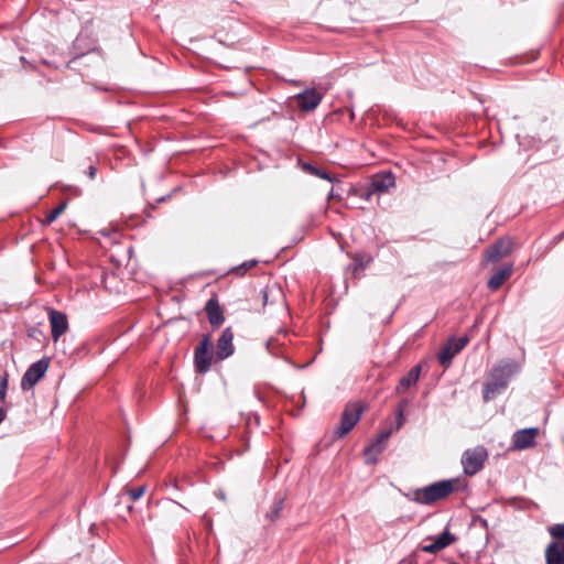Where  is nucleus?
Listing matches in <instances>:
<instances>
[{"label": "nucleus", "mask_w": 564, "mask_h": 564, "mask_svg": "<svg viewBox=\"0 0 564 564\" xmlns=\"http://www.w3.org/2000/svg\"><path fill=\"white\" fill-rule=\"evenodd\" d=\"M457 479L437 481L415 490L413 500L421 505H432L449 496L457 489Z\"/></svg>", "instance_id": "obj_1"}, {"label": "nucleus", "mask_w": 564, "mask_h": 564, "mask_svg": "<svg viewBox=\"0 0 564 564\" xmlns=\"http://www.w3.org/2000/svg\"><path fill=\"white\" fill-rule=\"evenodd\" d=\"M517 366L512 362H503L495 367L488 381L484 386V400L489 401L503 390L509 379L516 373Z\"/></svg>", "instance_id": "obj_2"}, {"label": "nucleus", "mask_w": 564, "mask_h": 564, "mask_svg": "<svg viewBox=\"0 0 564 564\" xmlns=\"http://www.w3.org/2000/svg\"><path fill=\"white\" fill-rule=\"evenodd\" d=\"M487 458V452L484 447L478 446L464 453L462 464L467 475L478 473Z\"/></svg>", "instance_id": "obj_3"}, {"label": "nucleus", "mask_w": 564, "mask_h": 564, "mask_svg": "<svg viewBox=\"0 0 564 564\" xmlns=\"http://www.w3.org/2000/svg\"><path fill=\"white\" fill-rule=\"evenodd\" d=\"M362 411L364 408L360 403H349L343 412L340 425L336 434L341 437L349 433L359 421Z\"/></svg>", "instance_id": "obj_4"}, {"label": "nucleus", "mask_w": 564, "mask_h": 564, "mask_svg": "<svg viewBox=\"0 0 564 564\" xmlns=\"http://www.w3.org/2000/svg\"><path fill=\"white\" fill-rule=\"evenodd\" d=\"M327 88L321 90L316 88L305 89L303 93L296 95L297 107L303 111H311L315 109L322 101Z\"/></svg>", "instance_id": "obj_5"}, {"label": "nucleus", "mask_w": 564, "mask_h": 564, "mask_svg": "<svg viewBox=\"0 0 564 564\" xmlns=\"http://www.w3.org/2000/svg\"><path fill=\"white\" fill-rule=\"evenodd\" d=\"M48 368V361L39 360L30 366V368L25 371L24 376L21 380V388L23 390H29L33 388L39 380L45 375Z\"/></svg>", "instance_id": "obj_6"}, {"label": "nucleus", "mask_w": 564, "mask_h": 564, "mask_svg": "<svg viewBox=\"0 0 564 564\" xmlns=\"http://www.w3.org/2000/svg\"><path fill=\"white\" fill-rule=\"evenodd\" d=\"M395 178L392 173L377 174L372 177L369 191L365 194L367 200L373 194H382L394 187Z\"/></svg>", "instance_id": "obj_7"}, {"label": "nucleus", "mask_w": 564, "mask_h": 564, "mask_svg": "<svg viewBox=\"0 0 564 564\" xmlns=\"http://www.w3.org/2000/svg\"><path fill=\"white\" fill-rule=\"evenodd\" d=\"M467 344V337L449 339L438 354L440 364L445 367L448 366L453 357L458 354Z\"/></svg>", "instance_id": "obj_8"}, {"label": "nucleus", "mask_w": 564, "mask_h": 564, "mask_svg": "<svg viewBox=\"0 0 564 564\" xmlns=\"http://www.w3.org/2000/svg\"><path fill=\"white\" fill-rule=\"evenodd\" d=\"M539 429L530 427L517 431L512 436L513 447L516 449H525L534 446Z\"/></svg>", "instance_id": "obj_9"}, {"label": "nucleus", "mask_w": 564, "mask_h": 564, "mask_svg": "<svg viewBox=\"0 0 564 564\" xmlns=\"http://www.w3.org/2000/svg\"><path fill=\"white\" fill-rule=\"evenodd\" d=\"M234 334L230 328H225L217 340L216 357L224 360L234 354Z\"/></svg>", "instance_id": "obj_10"}, {"label": "nucleus", "mask_w": 564, "mask_h": 564, "mask_svg": "<svg viewBox=\"0 0 564 564\" xmlns=\"http://www.w3.org/2000/svg\"><path fill=\"white\" fill-rule=\"evenodd\" d=\"M48 317L52 327V337L55 341L68 329L67 316L56 310H48Z\"/></svg>", "instance_id": "obj_11"}, {"label": "nucleus", "mask_w": 564, "mask_h": 564, "mask_svg": "<svg viewBox=\"0 0 564 564\" xmlns=\"http://www.w3.org/2000/svg\"><path fill=\"white\" fill-rule=\"evenodd\" d=\"M210 364L212 355L209 354V340L205 338L195 350V367L199 372H206Z\"/></svg>", "instance_id": "obj_12"}, {"label": "nucleus", "mask_w": 564, "mask_h": 564, "mask_svg": "<svg viewBox=\"0 0 564 564\" xmlns=\"http://www.w3.org/2000/svg\"><path fill=\"white\" fill-rule=\"evenodd\" d=\"M512 249V241L509 238H502L498 240L494 246L486 250V258L489 261H498L506 257Z\"/></svg>", "instance_id": "obj_13"}, {"label": "nucleus", "mask_w": 564, "mask_h": 564, "mask_svg": "<svg viewBox=\"0 0 564 564\" xmlns=\"http://www.w3.org/2000/svg\"><path fill=\"white\" fill-rule=\"evenodd\" d=\"M455 540L456 538L449 531L445 530L441 535L435 538L431 544L423 545L422 551L434 554L454 543Z\"/></svg>", "instance_id": "obj_14"}, {"label": "nucleus", "mask_w": 564, "mask_h": 564, "mask_svg": "<svg viewBox=\"0 0 564 564\" xmlns=\"http://www.w3.org/2000/svg\"><path fill=\"white\" fill-rule=\"evenodd\" d=\"M546 564H564V542H552L545 550Z\"/></svg>", "instance_id": "obj_15"}, {"label": "nucleus", "mask_w": 564, "mask_h": 564, "mask_svg": "<svg viewBox=\"0 0 564 564\" xmlns=\"http://www.w3.org/2000/svg\"><path fill=\"white\" fill-rule=\"evenodd\" d=\"M208 321L213 326H220L225 318L223 311L220 310L219 303L215 297L208 300L205 306Z\"/></svg>", "instance_id": "obj_16"}, {"label": "nucleus", "mask_w": 564, "mask_h": 564, "mask_svg": "<svg viewBox=\"0 0 564 564\" xmlns=\"http://www.w3.org/2000/svg\"><path fill=\"white\" fill-rule=\"evenodd\" d=\"M389 437V433H382L373 443H371L365 449L366 460L368 463H375L377 456L383 451L387 440Z\"/></svg>", "instance_id": "obj_17"}, {"label": "nucleus", "mask_w": 564, "mask_h": 564, "mask_svg": "<svg viewBox=\"0 0 564 564\" xmlns=\"http://www.w3.org/2000/svg\"><path fill=\"white\" fill-rule=\"evenodd\" d=\"M420 372H421V366H415L413 367L405 377H403L401 380H400V383L399 386L397 387V392L399 394L403 393L408 388H410L411 386L415 384L416 381L419 380L420 378Z\"/></svg>", "instance_id": "obj_18"}, {"label": "nucleus", "mask_w": 564, "mask_h": 564, "mask_svg": "<svg viewBox=\"0 0 564 564\" xmlns=\"http://www.w3.org/2000/svg\"><path fill=\"white\" fill-rule=\"evenodd\" d=\"M511 274V267H506L496 272L490 280L488 281V286L491 290H498L503 282L510 276Z\"/></svg>", "instance_id": "obj_19"}, {"label": "nucleus", "mask_w": 564, "mask_h": 564, "mask_svg": "<svg viewBox=\"0 0 564 564\" xmlns=\"http://www.w3.org/2000/svg\"><path fill=\"white\" fill-rule=\"evenodd\" d=\"M302 169L305 172H307V173H310V174H312V175H314V176H316L318 178H323V180H326V181H329V182H334L335 181V178L332 177L326 171H324L323 169H319L317 166H314V165H312L310 163H304L302 165Z\"/></svg>", "instance_id": "obj_20"}, {"label": "nucleus", "mask_w": 564, "mask_h": 564, "mask_svg": "<svg viewBox=\"0 0 564 564\" xmlns=\"http://www.w3.org/2000/svg\"><path fill=\"white\" fill-rule=\"evenodd\" d=\"M66 209V203H63L61 205H58L57 207H55L54 209H52L45 217V220H44V224L45 225H50L52 224L54 220L57 219V217L59 215L63 214V212Z\"/></svg>", "instance_id": "obj_21"}, {"label": "nucleus", "mask_w": 564, "mask_h": 564, "mask_svg": "<svg viewBox=\"0 0 564 564\" xmlns=\"http://www.w3.org/2000/svg\"><path fill=\"white\" fill-rule=\"evenodd\" d=\"M549 532L554 539H564V523L550 527Z\"/></svg>", "instance_id": "obj_22"}, {"label": "nucleus", "mask_w": 564, "mask_h": 564, "mask_svg": "<svg viewBox=\"0 0 564 564\" xmlns=\"http://www.w3.org/2000/svg\"><path fill=\"white\" fill-rule=\"evenodd\" d=\"M144 492H145L144 486L128 490V495L130 496L131 500H133V501L140 499L144 495Z\"/></svg>", "instance_id": "obj_23"}, {"label": "nucleus", "mask_w": 564, "mask_h": 564, "mask_svg": "<svg viewBox=\"0 0 564 564\" xmlns=\"http://www.w3.org/2000/svg\"><path fill=\"white\" fill-rule=\"evenodd\" d=\"M7 388H8L7 377L0 376V401H2V402L6 400Z\"/></svg>", "instance_id": "obj_24"}, {"label": "nucleus", "mask_w": 564, "mask_h": 564, "mask_svg": "<svg viewBox=\"0 0 564 564\" xmlns=\"http://www.w3.org/2000/svg\"><path fill=\"white\" fill-rule=\"evenodd\" d=\"M398 416H399L398 426L400 427L403 424V409L402 408H400V410L398 412Z\"/></svg>", "instance_id": "obj_25"}, {"label": "nucleus", "mask_w": 564, "mask_h": 564, "mask_svg": "<svg viewBox=\"0 0 564 564\" xmlns=\"http://www.w3.org/2000/svg\"><path fill=\"white\" fill-rule=\"evenodd\" d=\"M95 175H96V169H95L94 166H89V167H88V176H89L90 178H94V177H95Z\"/></svg>", "instance_id": "obj_26"}, {"label": "nucleus", "mask_w": 564, "mask_h": 564, "mask_svg": "<svg viewBox=\"0 0 564 564\" xmlns=\"http://www.w3.org/2000/svg\"><path fill=\"white\" fill-rule=\"evenodd\" d=\"M4 417H6V411L2 408H0V423L4 420Z\"/></svg>", "instance_id": "obj_27"}, {"label": "nucleus", "mask_w": 564, "mask_h": 564, "mask_svg": "<svg viewBox=\"0 0 564 564\" xmlns=\"http://www.w3.org/2000/svg\"><path fill=\"white\" fill-rule=\"evenodd\" d=\"M256 264V261H251V262H247L245 263L243 265L247 267V268H251Z\"/></svg>", "instance_id": "obj_28"}]
</instances>
